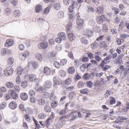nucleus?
Listing matches in <instances>:
<instances>
[{"label":"nucleus","mask_w":129,"mask_h":129,"mask_svg":"<svg viewBox=\"0 0 129 129\" xmlns=\"http://www.w3.org/2000/svg\"><path fill=\"white\" fill-rule=\"evenodd\" d=\"M93 34L92 30L89 29L87 28L84 29L83 31V34L87 36L88 37H92Z\"/></svg>","instance_id":"nucleus-4"},{"label":"nucleus","mask_w":129,"mask_h":129,"mask_svg":"<svg viewBox=\"0 0 129 129\" xmlns=\"http://www.w3.org/2000/svg\"><path fill=\"white\" fill-rule=\"evenodd\" d=\"M45 101L44 99L42 98L39 100L38 103V104L41 105H43L45 103Z\"/></svg>","instance_id":"nucleus-31"},{"label":"nucleus","mask_w":129,"mask_h":129,"mask_svg":"<svg viewBox=\"0 0 129 129\" xmlns=\"http://www.w3.org/2000/svg\"><path fill=\"white\" fill-rule=\"evenodd\" d=\"M51 70L50 69L47 67H45L44 69V73L45 74L49 75L51 74Z\"/></svg>","instance_id":"nucleus-9"},{"label":"nucleus","mask_w":129,"mask_h":129,"mask_svg":"<svg viewBox=\"0 0 129 129\" xmlns=\"http://www.w3.org/2000/svg\"><path fill=\"white\" fill-rule=\"evenodd\" d=\"M91 63H89L88 64H83L80 67V68L81 69L82 68H84L83 70H85L86 69L88 68L89 67H90Z\"/></svg>","instance_id":"nucleus-28"},{"label":"nucleus","mask_w":129,"mask_h":129,"mask_svg":"<svg viewBox=\"0 0 129 129\" xmlns=\"http://www.w3.org/2000/svg\"><path fill=\"white\" fill-rule=\"evenodd\" d=\"M44 86L46 88H49L52 86V83L50 80L46 81L44 84Z\"/></svg>","instance_id":"nucleus-14"},{"label":"nucleus","mask_w":129,"mask_h":129,"mask_svg":"<svg viewBox=\"0 0 129 129\" xmlns=\"http://www.w3.org/2000/svg\"><path fill=\"white\" fill-rule=\"evenodd\" d=\"M20 97L22 100L25 101L28 99V96L26 93H23L21 94Z\"/></svg>","instance_id":"nucleus-18"},{"label":"nucleus","mask_w":129,"mask_h":129,"mask_svg":"<svg viewBox=\"0 0 129 129\" xmlns=\"http://www.w3.org/2000/svg\"><path fill=\"white\" fill-rule=\"evenodd\" d=\"M68 36V38L70 41H74L76 39V36L74 34L72 33V31L67 33Z\"/></svg>","instance_id":"nucleus-5"},{"label":"nucleus","mask_w":129,"mask_h":129,"mask_svg":"<svg viewBox=\"0 0 129 129\" xmlns=\"http://www.w3.org/2000/svg\"><path fill=\"white\" fill-rule=\"evenodd\" d=\"M67 62V61L66 60L64 59H62L61 60L60 63L61 64H62L63 66L65 65Z\"/></svg>","instance_id":"nucleus-62"},{"label":"nucleus","mask_w":129,"mask_h":129,"mask_svg":"<svg viewBox=\"0 0 129 129\" xmlns=\"http://www.w3.org/2000/svg\"><path fill=\"white\" fill-rule=\"evenodd\" d=\"M29 52L28 51H24L20 55V58L22 60H24L29 55Z\"/></svg>","instance_id":"nucleus-6"},{"label":"nucleus","mask_w":129,"mask_h":129,"mask_svg":"<svg viewBox=\"0 0 129 129\" xmlns=\"http://www.w3.org/2000/svg\"><path fill=\"white\" fill-rule=\"evenodd\" d=\"M110 98L111 100L110 101V104L111 105H112L113 104H115V98L114 97H110Z\"/></svg>","instance_id":"nucleus-54"},{"label":"nucleus","mask_w":129,"mask_h":129,"mask_svg":"<svg viewBox=\"0 0 129 129\" xmlns=\"http://www.w3.org/2000/svg\"><path fill=\"white\" fill-rule=\"evenodd\" d=\"M75 95V93L74 92H71L69 94V97L70 99H72Z\"/></svg>","instance_id":"nucleus-52"},{"label":"nucleus","mask_w":129,"mask_h":129,"mask_svg":"<svg viewBox=\"0 0 129 129\" xmlns=\"http://www.w3.org/2000/svg\"><path fill=\"white\" fill-rule=\"evenodd\" d=\"M29 94L33 96H34L35 94V92L33 90H30L29 92Z\"/></svg>","instance_id":"nucleus-55"},{"label":"nucleus","mask_w":129,"mask_h":129,"mask_svg":"<svg viewBox=\"0 0 129 129\" xmlns=\"http://www.w3.org/2000/svg\"><path fill=\"white\" fill-rule=\"evenodd\" d=\"M13 41L12 39H9L7 40L6 43L5 44V46L8 47L12 45Z\"/></svg>","instance_id":"nucleus-17"},{"label":"nucleus","mask_w":129,"mask_h":129,"mask_svg":"<svg viewBox=\"0 0 129 129\" xmlns=\"http://www.w3.org/2000/svg\"><path fill=\"white\" fill-rule=\"evenodd\" d=\"M38 117L39 119H43L46 117V115L44 113H40L39 114Z\"/></svg>","instance_id":"nucleus-26"},{"label":"nucleus","mask_w":129,"mask_h":129,"mask_svg":"<svg viewBox=\"0 0 129 129\" xmlns=\"http://www.w3.org/2000/svg\"><path fill=\"white\" fill-rule=\"evenodd\" d=\"M48 57L50 60H54L55 59V54L54 52H49L48 54Z\"/></svg>","instance_id":"nucleus-15"},{"label":"nucleus","mask_w":129,"mask_h":129,"mask_svg":"<svg viewBox=\"0 0 129 129\" xmlns=\"http://www.w3.org/2000/svg\"><path fill=\"white\" fill-rule=\"evenodd\" d=\"M42 9V6L41 5H38L35 8V11L37 13L39 12Z\"/></svg>","instance_id":"nucleus-29"},{"label":"nucleus","mask_w":129,"mask_h":129,"mask_svg":"<svg viewBox=\"0 0 129 129\" xmlns=\"http://www.w3.org/2000/svg\"><path fill=\"white\" fill-rule=\"evenodd\" d=\"M53 65L57 69L60 68L61 67L60 64L57 61H55L54 62Z\"/></svg>","instance_id":"nucleus-40"},{"label":"nucleus","mask_w":129,"mask_h":129,"mask_svg":"<svg viewBox=\"0 0 129 129\" xmlns=\"http://www.w3.org/2000/svg\"><path fill=\"white\" fill-rule=\"evenodd\" d=\"M7 91L6 88L4 86H1L0 87V91L2 92H6Z\"/></svg>","instance_id":"nucleus-48"},{"label":"nucleus","mask_w":129,"mask_h":129,"mask_svg":"<svg viewBox=\"0 0 129 129\" xmlns=\"http://www.w3.org/2000/svg\"><path fill=\"white\" fill-rule=\"evenodd\" d=\"M28 66H32L33 68L34 69H36L38 67V64L37 62L34 61L32 62L28 63Z\"/></svg>","instance_id":"nucleus-13"},{"label":"nucleus","mask_w":129,"mask_h":129,"mask_svg":"<svg viewBox=\"0 0 129 129\" xmlns=\"http://www.w3.org/2000/svg\"><path fill=\"white\" fill-rule=\"evenodd\" d=\"M14 84L11 82H7L5 84L6 86L8 88H11L14 86Z\"/></svg>","instance_id":"nucleus-22"},{"label":"nucleus","mask_w":129,"mask_h":129,"mask_svg":"<svg viewBox=\"0 0 129 129\" xmlns=\"http://www.w3.org/2000/svg\"><path fill=\"white\" fill-rule=\"evenodd\" d=\"M44 110L45 112L49 113L51 111V109L49 106L47 105L44 106Z\"/></svg>","instance_id":"nucleus-25"},{"label":"nucleus","mask_w":129,"mask_h":129,"mask_svg":"<svg viewBox=\"0 0 129 129\" xmlns=\"http://www.w3.org/2000/svg\"><path fill=\"white\" fill-rule=\"evenodd\" d=\"M13 13L14 16L16 17H19L21 14V12L18 10H14Z\"/></svg>","instance_id":"nucleus-19"},{"label":"nucleus","mask_w":129,"mask_h":129,"mask_svg":"<svg viewBox=\"0 0 129 129\" xmlns=\"http://www.w3.org/2000/svg\"><path fill=\"white\" fill-rule=\"evenodd\" d=\"M103 16H101L99 17L98 16L97 17L96 21L99 24L102 23L103 21Z\"/></svg>","instance_id":"nucleus-27"},{"label":"nucleus","mask_w":129,"mask_h":129,"mask_svg":"<svg viewBox=\"0 0 129 129\" xmlns=\"http://www.w3.org/2000/svg\"><path fill=\"white\" fill-rule=\"evenodd\" d=\"M48 46V42L44 41L39 43L38 45V47L40 49H46Z\"/></svg>","instance_id":"nucleus-2"},{"label":"nucleus","mask_w":129,"mask_h":129,"mask_svg":"<svg viewBox=\"0 0 129 129\" xmlns=\"http://www.w3.org/2000/svg\"><path fill=\"white\" fill-rule=\"evenodd\" d=\"M123 56V55L122 54L119 55L117 57V61L119 62L121 61L122 59Z\"/></svg>","instance_id":"nucleus-53"},{"label":"nucleus","mask_w":129,"mask_h":129,"mask_svg":"<svg viewBox=\"0 0 129 129\" xmlns=\"http://www.w3.org/2000/svg\"><path fill=\"white\" fill-rule=\"evenodd\" d=\"M49 95H50L49 93L47 91L45 92L43 95V97L46 98H49Z\"/></svg>","instance_id":"nucleus-51"},{"label":"nucleus","mask_w":129,"mask_h":129,"mask_svg":"<svg viewBox=\"0 0 129 129\" xmlns=\"http://www.w3.org/2000/svg\"><path fill=\"white\" fill-rule=\"evenodd\" d=\"M18 0H12L11 3L14 6H15L17 5Z\"/></svg>","instance_id":"nucleus-58"},{"label":"nucleus","mask_w":129,"mask_h":129,"mask_svg":"<svg viewBox=\"0 0 129 129\" xmlns=\"http://www.w3.org/2000/svg\"><path fill=\"white\" fill-rule=\"evenodd\" d=\"M24 69H23L22 68L20 67H19L17 68V72L18 74H21L23 72V70H24Z\"/></svg>","instance_id":"nucleus-45"},{"label":"nucleus","mask_w":129,"mask_h":129,"mask_svg":"<svg viewBox=\"0 0 129 129\" xmlns=\"http://www.w3.org/2000/svg\"><path fill=\"white\" fill-rule=\"evenodd\" d=\"M7 106L6 103L4 102L1 103L0 106V108L1 110H3Z\"/></svg>","instance_id":"nucleus-39"},{"label":"nucleus","mask_w":129,"mask_h":129,"mask_svg":"<svg viewBox=\"0 0 129 129\" xmlns=\"http://www.w3.org/2000/svg\"><path fill=\"white\" fill-rule=\"evenodd\" d=\"M59 74L60 76L62 77H63L65 76L66 73L65 72L62 70H61L60 71Z\"/></svg>","instance_id":"nucleus-56"},{"label":"nucleus","mask_w":129,"mask_h":129,"mask_svg":"<svg viewBox=\"0 0 129 129\" xmlns=\"http://www.w3.org/2000/svg\"><path fill=\"white\" fill-rule=\"evenodd\" d=\"M80 16H78L77 18V24L79 26H81L84 23V21L83 20L80 18Z\"/></svg>","instance_id":"nucleus-11"},{"label":"nucleus","mask_w":129,"mask_h":129,"mask_svg":"<svg viewBox=\"0 0 129 129\" xmlns=\"http://www.w3.org/2000/svg\"><path fill=\"white\" fill-rule=\"evenodd\" d=\"M35 89L36 90L40 92H43L44 90V88L43 87H39L38 88H37V87H36L35 88Z\"/></svg>","instance_id":"nucleus-44"},{"label":"nucleus","mask_w":129,"mask_h":129,"mask_svg":"<svg viewBox=\"0 0 129 129\" xmlns=\"http://www.w3.org/2000/svg\"><path fill=\"white\" fill-rule=\"evenodd\" d=\"M85 84V82H84L82 81H80L78 83L77 86L79 88H80L83 86Z\"/></svg>","instance_id":"nucleus-37"},{"label":"nucleus","mask_w":129,"mask_h":129,"mask_svg":"<svg viewBox=\"0 0 129 129\" xmlns=\"http://www.w3.org/2000/svg\"><path fill=\"white\" fill-rule=\"evenodd\" d=\"M51 120V118L50 117L48 118L46 121V125L47 127L48 125H50Z\"/></svg>","instance_id":"nucleus-49"},{"label":"nucleus","mask_w":129,"mask_h":129,"mask_svg":"<svg viewBox=\"0 0 129 129\" xmlns=\"http://www.w3.org/2000/svg\"><path fill=\"white\" fill-rule=\"evenodd\" d=\"M78 5L77 2L73 1L72 2V5H71L69 7V9L70 12H73L75 8H76Z\"/></svg>","instance_id":"nucleus-7"},{"label":"nucleus","mask_w":129,"mask_h":129,"mask_svg":"<svg viewBox=\"0 0 129 129\" xmlns=\"http://www.w3.org/2000/svg\"><path fill=\"white\" fill-rule=\"evenodd\" d=\"M58 103L56 101H53L51 104V106L53 108H55L58 105Z\"/></svg>","instance_id":"nucleus-41"},{"label":"nucleus","mask_w":129,"mask_h":129,"mask_svg":"<svg viewBox=\"0 0 129 129\" xmlns=\"http://www.w3.org/2000/svg\"><path fill=\"white\" fill-rule=\"evenodd\" d=\"M8 63L9 66L14 65V58L12 57L9 58L8 61Z\"/></svg>","instance_id":"nucleus-23"},{"label":"nucleus","mask_w":129,"mask_h":129,"mask_svg":"<svg viewBox=\"0 0 129 129\" xmlns=\"http://www.w3.org/2000/svg\"><path fill=\"white\" fill-rule=\"evenodd\" d=\"M27 79H28L30 82L34 81L35 82H38L39 81L38 78H36V76L35 75H27L26 76Z\"/></svg>","instance_id":"nucleus-3"},{"label":"nucleus","mask_w":129,"mask_h":129,"mask_svg":"<svg viewBox=\"0 0 129 129\" xmlns=\"http://www.w3.org/2000/svg\"><path fill=\"white\" fill-rule=\"evenodd\" d=\"M21 85L22 87L25 88L28 85L27 82L26 81H23L21 83Z\"/></svg>","instance_id":"nucleus-38"},{"label":"nucleus","mask_w":129,"mask_h":129,"mask_svg":"<svg viewBox=\"0 0 129 129\" xmlns=\"http://www.w3.org/2000/svg\"><path fill=\"white\" fill-rule=\"evenodd\" d=\"M94 77V75L92 74H89L86 73L83 76V77L86 79H91Z\"/></svg>","instance_id":"nucleus-16"},{"label":"nucleus","mask_w":129,"mask_h":129,"mask_svg":"<svg viewBox=\"0 0 129 129\" xmlns=\"http://www.w3.org/2000/svg\"><path fill=\"white\" fill-rule=\"evenodd\" d=\"M35 57L38 61H41L42 59V56L41 54L37 53L35 54Z\"/></svg>","instance_id":"nucleus-21"},{"label":"nucleus","mask_w":129,"mask_h":129,"mask_svg":"<svg viewBox=\"0 0 129 129\" xmlns=\"http://www.w3.org/2000/svg\"><path fill=\"white\" fill-rule=\"evenodd\" d=\"M19 108L22 111H24L25 110V108L24 106L22 104H20L19 106Z\"/></svg>","instance_id":"nucleus-64"},{"label":"nucleus","mask_w":129,"mask_h":129,"mask_svg":"<svg viewBox=\"0 0 129 129\" xmlns=\"http://www.w3.org/2000/svg\"><path fill=\"white\" fill-rule=\"evenodd\" d=\"M72 24L71 22H69L68 23L66 27V33L72 31Z\"/></svg>","instance_id":"nucleus-10"},{"label":"nucleus","mask_w":129,"mask_h":129,"mask_svg":"<svg viewBox=\"0 0 129 129\" xmlns=\"http://www.w3.org/2000/svg\"><path fill=\"white\" fill-rule=\"evenodd\" d=\"M8 93L11 94L12 98L13 99H16L18 98V95L12 90H9L8 91Z\"/></svg>","instance_id":"nucleus-8"},{"label":"nucleus","mask_w":129,"mask_h":129,"mask_svg":"<svg viewBox=\"0 0 129 129\" xmlns=\"http://www.w3.org/2000/svg\"><path fill=\"white\" fill-rule=\"evenodd\" d=\"M98 45V42H94V43H92L91 45V47L93 49L96 48Z\"/></svg>","instance_id":"nucleus-42"},{"label":"nucleus","mask_w":129,"mask_h":129,"mask_svg":"<svg viewBox=\"0 0 129 129\" xmlns=\"http://www.w3.org/2000/svg\"><path fill=\"white\" fill-rule=\"evenodd\" d=\"M61 7L60 4L59 3H56L53 6V8L56 10H59Z\"/></svg>","instance_id":"nucleus-24"},{"label":"nucleus","mask_w":129,"mask_h":129,"mask_svg":"<svg viewBox=\"0 0 129 129\" xmlns=\"http://www.w3.org/2000/svg\"><path fill=\"white\" fill-rule=\"evenodd\" d=\"M72 81V79L71 78H69L65 81V83L67 85L70 84Z\"/></svg>","instance_id":"nucleus-50"},{"label":"nucleus","mask_w":129,"mask_h":129,"mask_svg":"<svg viewBox=\"0 0 129 129\" xmlns=\"http://www.w3.org/2000/svg\"><path fill=\"white\" fill-rule=\"evenodd\" d=\"M25 118L27 121L29 122L30 121L31 119L30 118V116L27 114L25 116Z\"/></svg>","instance_id":"nucleus-63"},{"label":"nucleus","mask_w":129,"mask_h":129,"mask_svg":"<svg viewBox=\"0 0 129 129\" xmlns=\"http://www.w3.org/2000/svg\"><path fill=\"white\" fill-rule=\"evenodd\" d=\"M9 106L11 109H15L17 108V105L15 102H12L10 103Z\"/></svg>","instance_id":"nucleus-20"},{"label":"nucleus","mask_w":129,"mask_h":129,"mask_svg":"<svg viewBox=\"0 0 129 129\" xmlns=\"http://www.w3.org/2000/svg\"><path fill=\"white\" fill-rule=\"evenodd\" d=\"M80 41L81 42L85 45H87L88 43L87 40L85 39L84 37H82L81 38Z\"/></svg>","instance_id":"nucleus-33"},{"label":"nucleus","mask_w":129,"mask_h":129,"mask_svg":"<svg viewBox=\"0 0 129 129\" xmlns=\"http://www.w3.org/2000/svg\"><path fill=\"white\" fill-rule=\"evenodd\" d=\"M53 81L54 84L56 85H59L60 83L56 77H54L53 78Z\"/></svg>","instance_id":"nucleus-47"},{"label":"nucleus","mask_w":129,"mask_h":129,"mask_svg":"<svg viewBox=\"0 0 129 129\" xmlns=\"http://www.w3.org/2000/svg\"><path fill=\"white\" fill-rule=\"evenodd\" d=\"M111 67V66L109 65H107L105 66L103 68V71H106L107 70L110 69Z\"/></svg>","instance_id":"nucleus-59"},{"label":"nucleus","mask_w":129,"mask_h":129,"mask_svg":"<svg viewBox=\"0 0 129 129\" xmlns=\"http://www.w3.org/2000/svg\"><path fill=\"white\" fill-rule=\"evenodd\" d=\"M94 58L98 62L99 61L102 59L101 57L98 55H95Z\"/></svg>","instance_id":"nucleus-61"},{"label":"nucleus","mask_w":129,"mask_h":129,"mask_svg":"<svg viewBox=\"0 0 129 129\" xmlns=\"http://www.w3.org/2000/svg\"><path fill=\"white\" fill-rule=\"evenodd\" d=\"M13 71V68L9 66L5 69L4 71V74L6 76H9L12 74Z\"/></svg>","instance_id":"nucleus-1"},{"label":"nucleus","mask_w":129,"mask_h":129,"mask_svg":"<svg viewBox=\"0 0 129 129\" xmlns=\"http://www.w3.org/2000/svg\"><path fill=\"white\" fill-rule=\"evenodd\" d=\"M80 92L83 94H87L89 92V91L87 89L85 88L80 90Z\"/></svg>","instance_id":"nucleus-36"},{"label":"nucleus","mask_w":129,"mask_h":129,"mask_svg":"<svg viewBox=\"0 0 129 129\" xmlns=\"http://www.w3.org/2000/svg\"><path fill=\"white\" fill-rule=\"evenodd\" d=\"M70 2V0H63V3L65 6H68Z\"/></svg>","instance_id":"nucleus-57"},{"label":"nucleus","mask_w":129,"mask_h":129,"mask_svg":"<svg viewBox=\"0 0 129 129\" xmlns=\"http://www.w3.org/2000/svg\"><path fill=\"white\" fill-rule=\"evenodd\" d=\"M57 15L59 18H63L64 16V13L62 11L59 12L57 14Z\"/></svg>","instance_id":"nucleus-35"},{"label":"nucleus","mask_w":129,"mask_h":129,"mask_svg":"<svg viewBox=\"0 0 129 129\" xmlns=\"http://www.w3.org/2000/svg\"><path fill=\"white\" fill-rule=\"evenodd\" d=\"M57 36L62 40H65L66 38L65 33L63 32L59 33L57 35Z\"/></svg>","instance_id":"nucleus-12"},{"label":"nucleus","mask_w":129,"mask_h":129,"mask_svg":"<svg viewBox=\"0 0 129 129\" xmlns=\"http://www.w3.org/2000/svg\"><path fill=\"white\" fill-rule=\"evenodd\" d=\"M106 45V43L104 41H101L99 43V45L100 47H102L104 46V47Z\"/></svg>","instance_id":"nucleus-46"},{"label":"nucleus","mask_w":129,"mask_h":129,"mask_svg":"<svg viewBox=\"0 0 129 129\" xmlns=\"http://www.w3.org/2000/svg\"><path fill=\"white\" fill-rule=\"evenodd\" d=\"M75 71V69L73 67H71L69 68L68 72V73L70 74H72L74 73Z\"/></svg>","instance_id":"nucleus-34"},{"label":"nucleus","mask_w":129,"mask_h":129,"mask_svg":"<svg viewBox=\"0 0 129 129\" xmlns=\"http://www.w3.org/2000/svg\"><path fill=\"white\" fill-rule=\"evenodd\" d=\"M103 9L102 7H99L98 8L96 13L98 14H101L103 13Z\"/></svg>","instance_id":"nucleus-30"},{"label":"nucleus","mask_w":129,"mask_h":129,"mask_svg":"<svg viewBox=\"0 0 129 129\" xmlns=\"http://www.w3.org/2000/svg\"><path fill=\"white\" fill-rule=\"evenodd\" d=\"M120 37L123 39H125L129 37V35L122 34L120 35Z\"/></svg>","instance_id":"nucleus-60"},{"label":"nucleus","mask_w":129,"mask_h":129,"mask_svg":"<svg viewBox=\"0 0 129 129\" xmlns=\"http://www.w3.org/2000/svg\"><path fill=\"white\" fill-rule=\"evenodd\" d=\"M72 119L71 120H72L75 119L77 117V113L76 112H72L71 113Z\"/></svg>","instance_id":"nucleus-32"},{"label":"nucleus","mask_w":129,"mask_h":129,"mask_svg":"<svg viewBox=\"0 0 129 129\" xmlns=\"http://www.w3.org/2000/svg\"><path fill=\"white\" fill-rule=\"evenodd\" d=\"M51 7L50 6H48L45 9L44 11V13L46 14L48 13L50 10Z\"/></svg>","instance_id":"nucleus-43"}]
</instances>
